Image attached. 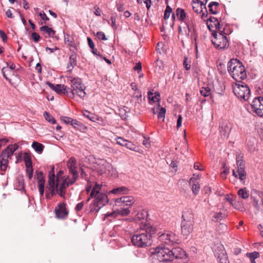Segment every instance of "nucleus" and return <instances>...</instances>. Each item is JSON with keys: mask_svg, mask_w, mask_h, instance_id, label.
<instances>
[{"mask_svg": "<svg viewBox=\"0 0 263 263\" xmlns=\"http://www.w3.org/2000/svg\"><path fill=\"white\" fill-rule=\"evenodd\" d=\"M228 71L237 82L247 78V74L242 62L236 59H231L228 63Z\"/></svg>", "mask_w": 263, "mask_h": 263, "instance_id": "f257e3e1", "label": "nucleus"}, {"mask_svg": "<svg viewBox=\"0 0 263 263\" xmlns=\"http://www.w3.org/2000/svg\"><path fill=\"white\" fill-rule=\"evenodd\" d=\"M68 81L70 82L71 88H68L67 96L71 98H73L77 96L80 98L84 99L86 95L85 87L82 84L81 80L79 78L69 77L68 78Z\"/></svg>", "mask_w": 263, "mask_h": 263, "instance_id": "f03ea898", "label": "nucleus"}, {"mask_svg": "<svg viewBox=\"0 0 263 263\" xmlns=\"http://www.w3.org/2000/svg\"><path fill=\"white\" fill-rule=\"evenodd\" d=\"M151 236L148 233L137 229L133 234V245L141 248H145L152 245Z\"/></svg>", "mask_w": 263, "mask_h": 263, "instance_id": "7ed1b4c3", "label": "nucleus"}, {"mask_svg": "<svg viewBox=\"0 0 263 263\" xmlns=\"http://www.w3.org/2000/svg\"><path fill=\"white\" fill-rule=\"evenodd\" d=\"M152 254L155 255L161 262L171 261L174 259L172 247L168 248L163 245L159 246L155 249Z\"/></svg>", "mask_w": 263, "mask_h": 263, "instance_id": "20e7f679", "label": "nucleus"}, {"mask_svg": "<svg viewBox=\"0 0 263 263\" xmlns=\"http://www.w3.org/2000/svg\"><path fill=\"white\" fill-rule=\"evenodd\" d=\"M182 218V220L181 223V233L184 235H189L193 230L194 224L193 215L189 211L183 212Z\"/></svg>", "mask_w": 263, "mask_h": 263, "instance_id": "39448f33", "label": "nucleus"}, {"mask_svg": "<svg viewBox=\"0 0 263 263\" xmlns=\"http://www.w3.org/2000/svg\"><path fill=\"white\" fill-rule=\"evenodd\" d=\"M148 216L147 212L141 207L134 205L133 209V223L139 226V228H142V227H145L146 223L145 220Z\"/></svg>", "mask_w": 263, "mask_h": 263, "instance_id": "423d86ee", "label": "nucleus"}, {"mask_svg": "<svg viewBox=\"0 0 263 263\" xmlns=\"http://www.w3.org/2000/svg\"><path fill=\"white\" fill-rule=\"evenodd\" d=\"M235 95L239 99L247 101L250 96V90L246 84L241 81H238L233 88Z\"/></svg>", "mask_w": 263, "mask_h": 263, "instance_id": "0eeeda50", "label": "nucleus"}, {"mask_svg": "<svg viewBox=\"0 0 263 263\" xmlns=\"http://www.w3.org/2000/svg\"><path fill=\"white\" fill-rule=\"evenodd\" d=\"M55 175L54 174V168L49 172L48 177V185L46 186V197L48 199L58 193V183L55 182Z\"/></svg>", "mask_w": 263, "mask_h": 263, "instance_id": "6e6552de", "label": "nucleus"}, {"mask_svg": "<svg viewBox=\"0 0 263 263\" xmlns=\"http://www.w3.org/2000/svg\"><path fill=\"white\" fill-rule=\"evenodd\" d=\"M214 37L212 40V44L215 48L218 49H224L229 47L228 40L227 36L221 32L213 33Z\"/></svg>", "mask_w": 263, "mask_h": 263, "instance_id": "1a4fd4ad", "label": "nucleus"}, {"mask_svg": "<svg viewBox=\"0 0 263 263\" xmlns=\"http://www.w3.org/2000/svg\"><path fill=\"white\" fill-rule=\"evenodd\" d=\"M67 166L69 173L72 175V177L68 182V185H72L76 181L79 176L77 170L78 166L76 159L74 157H71L67 162Z\"/></svg>", "mask_w": 263, "mask_h": 263, "instance_id": "9d476101", "label": "nucleus"}, {"mask_svg": "<svg viewBox=\"0 0 263 263\" xmlns=\"http://www.w3.org/2000/svg\"><path fill=\"white\" fill-rule=\"evenodd\" d=\"M251 111L263 118V97L255 98L251 103Z\"/></svg>", "mask_w": 263, "mask_h": 263, "instance_id": "9b49d317", "label": "nucleus"}, {"mask_svg": "<svg viewBox=\"0 0 263 263\" xmlns=\"http://www.w3.org/2000/svg\"><path fill=\"white\" fill-rule=\"evenodd\" d=\"M94 198L93 206H96V208H91V211L98 212L101 208L103 207L108 202L107 196L102 193L95 195Z\"/></svg>", "mask_w": 263, "mask_h": 263, "instance_id": "f8f14e48", "label": "nucleus"}, {"mask_svg": "<svg viewBox=\"0 0 263 263\" xmlns=\"http://www.w3.org/2000/svg\"><path fill=\"white\" fill-rule=\"evenodd\" d=\"M158 235L159 240L167 245H173L174 243H177L179 240L178 236L171 232L162 233L159 232Z\"/></svg>", "mask_w": 263, "mask_h": 263, "instance_id": "ddd939ff", "label": "nucleus"}, {"mask_svg": "<svg viewBox=\"0 0 263 263\" xmlns=\"http://www.w3.org/2000/svg\"><path fill=\"white\" fill-rule=\"evenodd\" d=\"M116 203H121V205L123 206L122 211L123 215H127L130 213L128 206L132 205V199L130 196H123L120 198H117L115 201Z\"/></svg>", "mask_w": 263, "mask_h": 263, "instance_id": "4468645a", "label": "nucleus"}, {"mask_svg": "<svg viewBox=\"0 0 263 263\" xmlns=\"http://www.w3.org/2000/svg\"><path fill=\"white\" fill-rule=\"evenodd\" d=\"M135 92L133 95V101H135V111L136 112L140 113V110L142 108L141 103L144 98L142 99L141 92L138 89L136 86Z\"/></svg>", "mask_w": 263, "mask_h": 263, "instance_id": "2eb2a0df", "label": "nucleus"}, {"mask_svg": "<svg viewBox=\"0 0 263 263\" xmlns=\"http://www.w3.org/2000/svg\"><path fill=\"white\" fill-rule=\"evenodd\" d=\"M18 146L17 144H11L7 147L5 150H4L1 154L2 159L3 162H5V163H7L8 158H10L13 155L14 152L18 148Z\"/></svg>", "mask_w": 263, "mask_h": 263, "instance_id": "dca6fc26", "label": "nucleus"}, {"mask_svg": "<svg viewBox=\"0 0 263 263\" xmlns=\"http://www.w3.org/2000/svg\"><path fill=\"white\" fill-rule=\"evenodd\" d=\"M55 217L58 219H65L68 214V211L66 208V204L61 202L58 204L54 209Z\"/></svg>", "mask_w": 263, "mask_h": 263, "instance_id": "f3484780", "label": "nucleus"}, {"mask_svg": "<svg viewBox=\"0 0 263 263\" xmlns=\"http://www.w3.org/2000/svg\"><path fill=\"white\" fill-rule=\"evenodd\" d=\"M172 253L174 259H180L182 260V263H186L187 261V256L185 252L181 248L172 247Z\"/></svg>", "mask_w": 263, "mask_h": 263, "instance_id": "a211bd4d", "label": "nucleus"}, {"mask_svg": "<svg viewBox=\"0 0 263 263\" xmlns=\"http://www.w3.org/2000/svg\"><path fill=\"white\" fill-rule=\"evenodd\" d=\"M192 7L194 11L197 14L202 13L201 16H207L208 11L205 5H202L200 2L198 1L197 2H194V3L192 4Z\"/></svg>", "mask_w": 263, "mask_h": 263, "instance_id": "6ab92c4d", "label": "nucleus"}, {"mask_svg": "<svg viewBox=\"0 0 263 263\" xmlns=\"http://www.w3.org/2000/svg\"><path fill=\"white\" fill-rule=\"evenodd\" d=\"M206 24L210 30L212 31L214 28H215L220 31V24L217 17H209L207 20Z\"/></svg>", "mask_w": 263, "mask_h": 263, "instance_id": "aec40b11", "label": "nucleus"}, {"mask_svg": "<svg viewBox=\"0 0 263 263\" xmlns=\"http://www.w3.org/2000/svg\"><path fill=\"white\" fill-rule=\"evenodd\" d=\"M71 178L69 176L66 177L63 180L62 183L59 186V182H58V193L61 197H64L65 195V189L69 186L70 185H68V182L70 181Z\"/></svg>", "mask_w": 263, "mask_h": 263, "instance_id": "412c9836", "label": "nucleus"}, {"mask_svg": "<svg viewBox=\"0 0 263 263\" xmlns=\"http://www.w3.org/2000/svg\"><path fill=\"white\" fill-rule=\"evenodd\" d=\"M46 83L50 88L54 90L58 93L60 94L63 93L64 95H67V92L68 91V88L67 89V86L64 85L57 84L55 86L49 82H47Z\"/></svg>", "mask_w": 263, "mask_h": 263, "instance_id": "4be33fe9", "label": "nucleus"}, {"mask_svg": "<svg viewBox=\"0 0 263 263\" xmlns=\"http://www.w3.org/2000/svg\"><path fill=\"white\" fill-rule=\"evenodd\" d=\"M221 138L227 139L228 138L230 132L231 126L228 124H222L219 127Z\"/></svg>", "mask_w": 263, "mask_h": 263, "instance_id": "5701e85b", "label": "nucleus"}, {"mask_svg": "<svg viewBox=\"0 0 263 263\" xmlns=\"http://www.w3.org/2000/svg\"><path fill=\"white\" fill-rule=\"evenodd\" d=\"M189 183L192 187L193 194L195 195H197L199 192L200 186L196 179L193 177L191 178Z\"/></svg>", "mask_w": 263, "mask_h": 263, "instance_id": "b1692460", "label": "nucleus"}, {"mask_svg": "<svg viewBox=\"0 0 263 263\" xmlns=\"http://www.w3.org/2000/svg\"><path fill=\"white\" fill-rule=\"evenodd\" d=\"M77 60L76 54H71L69 59L67 68L69 71H72L73 68L77 65Z\"/></svg>", "mask_w": 263, "mask_h": 263, "instance_id": "393cba45", "label": "nucleus"}, {"mask_svg": "<svg viewBox=\"0 0 263 263\" xmlns=\"http://www.w3.org/2000/svg\"><path fill=\"white\" fill-rule=\"evenodd\" d=\"M142 227V228H140L141 230V231H143L144 233H148L149 235H151V238L156 233L157 229L154 226L147 225L146 224L145 227Z\"/></svg>", "mask_w": 263, "mask_h": 263, "instance_id": "a878e982", "label": "nucleus"}, {"mask_svg": "<svg viewBox=\"0 0 263 263\" xmlns=\"http://www.w3.org/2000/svg\"><path fill=\"white\" fill-rule=\"evenodd\" d=\"M237 166V173L238 174L239 179L240 181L245 180L246 178V173L245 170V164H239V165Z\"/></svg>", "mask_w": 263, "mask_h": 263, "instance_id": "bb28decb", "label": "nucleus"}, {"mask_svg": "<svg viewBox=\"0 0 263 263\" xmlns=\"http://www.w3.org/2000/svg\"><path fill=\"white\" fill-rule=\"evenodd\" d=\"M200 93L201 96L206 97L210 96L211 98L213 97L211 89L209 86L202 87L200 90Z\"/></svg>", "mask_w": 263, "mask_h": 263, "instance_id": "cd10ccee", "label": "nucleus"}, {"mask_svg": "<svg viewBox=\"0 0 263 263\" xmlns=\"http://www.w3.org/2000/svg\"><path fill=\"white\" fill-rule=\"evenodd\" d=\"M40 30L44 33L47 34L48 36L53 37L55 33V31L53 30L51 28H49L47 26H43L40 28Z\"/></svg>", "mask_w": 263, "mask_h": 263, "instance_id": "c85d7f7f", "label": "nucleus"}, {"mask_svg": "<svg viewBox=\"0 0 263 263\" xmlns=\"http://www.w3.org/2000/svg\"><path fill=\"white\" fill-rule=\"evenodd\" d=\"M83 114L85 117L89 119L93 122H97L99 121V118L97 116L90 113L87 110H84L83 112Z\"/></svg>", "mask_w": 263, "mask_h": 263, "instance_id": "c756f323", "label": "nucleus"}, {"mask_svg": "<svg viewBox=\"0 0 263 263\" xmlns=\"http://www.w3.org/2000/svg\"><path fill=\"white\" fill-rule=\"evenodd\" d=\"M155 96L152 92L149 91L148 92V98L149 100V103H152L151 102H155L159 101L160 100V95L158 92L155 93Z\"/></svg>", "mask_w": 263, "mask_h": 263, "instance_id": "7c9ffc66", "label": "nucleus"}, {"mask_svg": "<svg viewBox=\"0 0 263 263\" xmlns=\"http://www.w3.org/2000/svg\"><path fill=\"white\" fill-rule=\"evenodd\" d=\"M187 17H177V19L181 22V25H179V31L181 30V28L185 27V26L189 31V32L190 31V24L186 21Z\"/></svg>", "mask_w": 263, "mask_h": 263, "instance_id": "2f4dec72", "label": "nucleus"}, {"mask_svg": "<svg viewBox=\"0 0 263 263\" xmlns=\"http://www.w3.org/2000/svg\"><path fill=\"white\" fill-rule=\"evenodd\" d=\"M33 148L39 154H41L44 149V145L37 142H33L32 144Z\"/></svg>", "mask_w": 263, "mask_h": 263, "instance_id": "473e14b6", "label": "nucleus"}, {"mask_svg": "<svg viewBox=\"0 0 263 263\" xmlns=\"http://www.w3.org/2000/svg\"><path fill=\"white\" fill-rule=\"evenodd\" d=\"M128 189L124 186H121L119 187L115 188L111 191H110V193L115 194H126L127 193Z\"/></svg>", "mask_w": 263, "mask_h": 263, "instance_id": "72a5a7b5", "label": "nucleus"}, {"mask_svg": "<svg viewBox=\"0 0 263 263\" xmlns=\"http://www.w3.org/2000/svg\"><path fill=\"white\" fill-rule=\"evenodd\" d=\"M238 195L243 199H246L249 196V193L246 187H243L238 191Z\"/></svg>", "mask_w": 263, "mask_h": 263, "instance_id": "f704fd0d", "label": "nucleus"}, {"mask_svg": "<svg viewBox=\"0 0 263 263\" xmlns=\"http://www.w3.org/2000/svg\"><path fill=\"white\" fill-rule=\"evenodd\" d=\"M142 65L140 62L136 63V65L133 68V70L135 71H137L139 74L138 78L139 79L143 77V73H142Z\"/></svg>", "mask_w": 263, "mask_h": 263, "instance_id": "c9c22d12", "label": "nucleus"}, {"mask_svg": "<svg viewBox=\"0 0 263 263\" xmlns=\"http://www.w3.org/2000/svg\"><path fill=\"white\" fill-rule=\"evenodd\" d=\"M246 256L249 258L251 263H255V259L259 257V253L257 252H254L252 253H248Z\"/></svg>", "mask_w": 263, "mask_h": 263, "instance_id": "e433bc0d", "label": "nucleus"}, {"mask_svg": "<svg viewBox=\"0 0 263 263\" xmlns=\"http://www.w3.org/2000/svg\"><path fill=\"white\" fill-rule=\"evenodd\" d=\"M117 143L119 145L126 146L128 147V145L130 144V142L124 139L121 137H118L116 138Z\"/></svg>", "mask_w": 263, "mask_h": 263, "instance_id": "4c0bfd02", "label": "nucleus"}, {"mask_svg": "<svg viewBox=\"0 0 263 263\" xmlns=\"http://www.w3.org/2000/svg\"><path fill=\"white\" fill-rule=\"evenodd\" d=\"M101 190V186L99 184H96L92 188V190L90 193V197H93L95 195L100 194V190Z\"/></svg>", "mask_w": 263, "mask_h": 263, "instance_id": "58836bf2", "label": "nucleus"}, {"mask_svg": "<svg viewBox=\"0 0 263 263\" xmlns=\"http://www.w3.org/2000/svg\"><path fill=\"white\" fill-rule=\"evenodd\" d=\"M218 259L219 260V263H229L228 257L224 253L219 254L218 256Z\"/></svg>", "mask_w": 263, "mask_h": 263, "instance_id": "ea45409f", "label": "nucleus"}, {"mask_svg": "<svg viewBox=\"0 0 263 263\" xmlns=\"http://www.w3.org/2000/svg\"><path fill=\"white\" fill-rule=\"evenodd\" d=\"M140 138L141 139L139 140L140 141H142V144L146 147L149 148L151 146L150 140L149 138H146L143 135H140Z\"/></svg>", "mask_w": 263, "mask_h": 263, "instance_id": "a19ab883", "label": "nucleus"}, {"mask_svg": "<svg viewBox=\"0 0 263 263\" xmlns=\"http://www.w3.org/2000/svg\"><path fill=\"white\" fill-rule=\"evenodd\" d=\"M44 116L45 119L48 121L49 122L54 124L56 123V120L52 117V116L48 114L47 112L45 111L44 112Z\"/></svg>", "mask_w": 263, "mask_h": 263, "instance_id": "79ce46f5", "label": "nucleus"}, {"mask_svg": "<svg viewBox=\"0 0 263 263\" xmlns=\"http://www.w3.org/2000/svg\"><path fill=\"white\" fill-rule=\"evenodd\" d=\"M45 180H40L38 181V187L40 192V194L43 196L44 193Z\"/></svg>", "mask_w": 263, "mask_h": 263, "instance_id": "37998d69", "label": "nucleus"}, {"mask_svg": "<svg viewBox=\"0 0 263 263\" xmlns=\"http://www.w3.org/2000/svg\"><path fill=\"white\" fill-rule=\"evenodd\" d=\"M171 14L172 16H175V12H173L172 8L170 6L167 5L164 11L163 16H170Z\"/></svg>", "mask_w": 263, "mask_h": 263, "instance_id": "c03bdc74", "label": "nucleus"}, {"mask_svg": "<svg viewBox=\"0 0 263 263\" xmlns=\"http://www.w3.org/2000/svg\"><path fill=\"white\" fill-rule=\"evenodd\" d=\"M103 168L101 169V173H106L107 172H110L112 166L109 163L105 162L103 164Z\"/></svg>", "mask_w": 263, "mask_h": 263, "instance_id": "a18cd8bd", "label": "nucleus"}, {"mask_svg": "<svg viewBox=\"0 0 263 263\" xmlns=\"http://www.w3.org/2000/svg\"><path fill=\"white\" fill-rule=\"evenodd\" d=\"M156 50L157 52L161 54L162 52H164L165 49L164 48V44L163 42H159L156 46Z\"/></svg>", "mask_w": 263, "mask_h": 263, "instance_id": "49530a36", "label": "nucleus"}, {"mask_svg": "<svg viewBox=\"0 0 263 263\" xmlns=\"http://www.w3.org/2000/svg\"><path fill=\"white\" fill-rule=\"evenodd\" d=\"M186 14L183 9L178 8L175 12V16H186Z\"/></svg>", "mask_w": 263, "mask_h": 263, "instance_id": "de8ad7c7", "label": "nucleus"}, {"mask_svg": "<svg viewBox=\"0 0 263 263\" xmlns=\"http://www.w3.org/2000/svg\"><path fill=\"white\" fill-rule=\"evenodd\" d=\"M164 18V20H163L162 21V24H163V25L164 26L165 25H166L167 24V21L169 18H170V26L171 27H172L174 25V22L175 20V18L176 17H163Z\"/></svg>", "mask_w": 263, "mask_h": 263, "instance_id": "09e8293b", "label": "nucleus"}, {"mask_svg": "<svg viewBox=\"0 0 263 263\" xmlns=\"http://www.w3.org/2000/svg\"><path fill=\"white\" fill-rule=\"evenodd\" d=\"M165 112H166V109L164 107H161L160 109H159V111L158 114V119H163V120H164V118H165Z\"/></svg>", "mask_w": 263, "mask_h": 263, "instance_id": "8fccbe9b", "label": "nucleus"}, {"mask_svg": "<svg viewBox=\"0 0 263 263\" xmlns=\"http://www.w3.org/2000/svg\"><path fill=\"white\" fill-rule=\"evenodd\" d=\"M183 64L184 68L186 70H188L191 68L190 61L189 60L188 58L186 57H184Z\"/></svg>", "mask_w": 263, "mask_h": 263, "instance_id": "3c124183", "label": "nucleus"}, {"mask_svg": "<svg viewBox=\"0 0 263 263\" xmlns=\"http://www.w3.org/2000/svg\"><path fill=\"white\" fill-rule=\"evenodd\" d=\"M224 216V214L221 212L215 213L213 216V218H214L216 221L221 220L223 218Z\"/></svg>", "mask_w": 263, "mask_h": 263, "instance_id": "603ef678", "label": "nucleus"}, {"mask_svg": "<svg viewBox=\"0 0 263 263\" xmlns=\"http://www.w3.org/2000/svg\"><path fill=\"white\" fill-rule=\"evenodd\" d=\"M71 125L74 128H77L78 129L79 128V127L83 125L80 122L74 119H72Z\"/></svg>", "mask_w": 263, "mask_h": 263, "instance_id": "864d4df0", "label": "nucleus"}, {"mask_svg": "<svg viewBox=\"0 0 263 263\" xmlns=\"http://www.w3.org/2000/svg\"><path fill=\"white\" fill-rule=\"evenodd\" d=\"M156 68H158L159 70H162L164 68V64L162 61L157 60H156Z\"/></svg>", "mask_w": 263, "mask_h": 263, "instance_id": "5fc2aeb1", "label": "nucleus"}, {"mask_svg": "<svg viewBox=\"0 0 263 263\" xmlns=\"http://www.w3.org/2000/svg\"><path fill=\"white\" fill-rule=\"evenodd\" d=\"M96 36L99 40H106L105 35L104 33L101 31L98 32L96 34Z\"/></svg>", "mask_w": 263, "mask_h": 263, "instance_id": "6e6d98bb", "label": "nucleus"}, {"mask_svg": "<svg viewBox=\"0 0 263 263\" xmlns=\"http://www.w3.org/2000/svg\"><path fill=\"white\" fill-rule=\"evenodd\" d=\"M72 118L68 117H61V120L66 124H70L72 121Z\"/></svg>", "mask_w": 263, "mask_h": 263, "instance_id": "4d7b16f0", "label": "nucleus"}, {"mask_svg": "<svg viewBox=\"0 0 263 263\" xmlns=\"http://www.w3.org/2000/svg\"><path fill=\"white\" fill-rule=\"evenodd\" d=\"M31 37H32V40L35 42H39L40 39V35L38 33H36V32L32 33Z\"/></svg>", "mask_w": 263, "mask_h": 263, "instance_id": "13d9d810", "label": "nucleus"}, {"mask_svg": "<svg viewBox=\"0 0 263 263\" xmlns=\"http://www.w3.org/2000/svg\"><path fill=\"white\" fill-rule=\"evenodd\" d=\"M36 178L38 180V181L40 180H45L44 177L43 176V173L41 171H36Z\"/></svg>", "mask_w": 263, "mask_h": 263, "instance_id": "bf43d9fd", "label": "nucleus"}, {"mask_svg": "<svg viewBox=\"0 0 263 263\" xmlns=\"http://www.w3.org/2000/svg\"><path fill=\"white\" fill-rule=\"evenodd\" d=\"M25 162L27 168L32 167V162L31 159L29 157H25Z\"/></svg>", "mask_w": 263, "mask_h": 263, "instance_id": "052dcab7", "label": "nucleus"}, {"mask_svg": "<svg viewBox=\"0 0 263 263\" xmlns=\"http://www.w3.org/2000/svg\"><path fill=\"white\" fill-rule=\"evenodd\" d=\"M242 157L240 155H238L236 156V165L237 166L239 165V164H245L243 161L241 159Z\"/></svg>", "mask_w": 263, "mask_h": 263, "instance_id": "680f3d73", "label": "nucleus"}, {"mask_svg": "<svg viewBox=\"0 0 263 263\" xmlns=\"http://www.w3.org/2000/svg\"><path fill=\"white\" fill-rule=\"evenodd\" d=\"M27 173L28 175V177L30 179H31L33 175V168L32 167H30L29 168H27Z\"/></svg>", "mask_w": 263, "mask_h": 263, "instance_id": "e2e57ef3", "label": "nucleus"}, {"mask_svg": "<svg viewBox=\"0 0 263 263\" xmlns=\"http://www.w3.org/2000/svg\"><path fill=\"white\" fill-rule=\"evenodd\" d=\"M209 10L211 13V14H216L217 13L216 10V8H215V7L212 6V5H209Z\"/></svg>", "mask_w": 263, "mask_h": 263, "instance_id": "0e129e2a", "label": "nucleus"}, {"mask_svg": "<svg viewBox=\"0 0 263 263\" xmlns=\"http://www.w3.org/2000/svg\"><path fill=\"white\" fill-rule=\"evenodd\" d=\"M170 166H171V167H172L174 169V170L175 171V172L177 171V162L175 161H171L170 164H169Z\"/></svg>", "mask_w": 263, "mask_h": 263, "instance_id": "69168bd1", "label": "nucleus"}, {"mask_svg": "<svg viewBox=\"0 0 263 263\" xmlns=\"http://www.w3.org/2000/svg\"><path fill=\"white\" fill-rule=\"evenodd\" d=\"M182 118L181 115H179L177 121V128L178 129L182 125Z\"/></svg>", "mask_w": 263, "mask_h": 263, "instance_id": "338daca9", "label": "nucleus"}, {"mask_svg": "<svg viewBox=\"0 0 263 263\" xmlns=\"http://www.w3.org/2000/svg\"><path fill=\"white\" fill-rule=\"evenodd\" d=\"M83 205H84L83 202H81L78 203L75 208L77 212L81 211L82 209Z\"/></svg>", "mask_w": 263, "mask_h": 263, "instance_id": "774afa93", "label": "nucleus"}]
</instances>
